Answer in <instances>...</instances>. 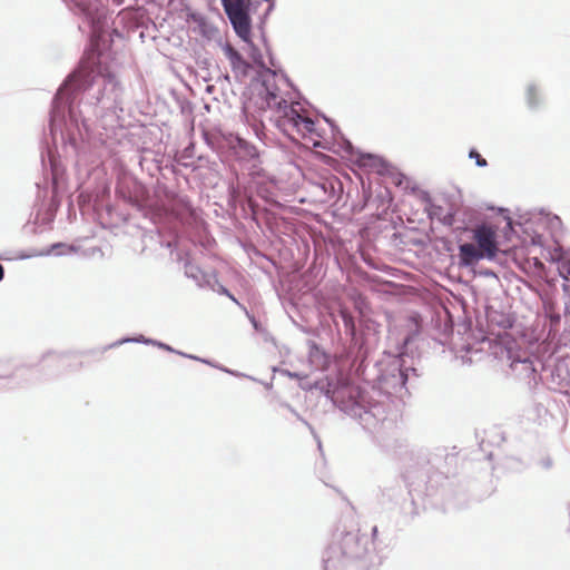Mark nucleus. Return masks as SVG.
Instances as JSON below:
<instances>
[{"mask_svg":"<svg viewBox=\"0 0 570 570\" xmlns=\"http://www.w3.org/2000/svg\"><path fill=\"white\" fill-rule=\"evenodd\" d=\"M263 86L268 107L276 108L283 114L284 126L291 127L302 135L314 131L315 122L312 118L303 116L293 105H288L287 100L278 96L277 89L271 87L267 81H263Z\"/></svg>","mask_w":570,"mask_h":570,"instance_id":"obj_6","label":"nucleus"},{"mask_svg":"<svg viewBox=\"0 0 570 570\" xmlns=\"http://www.w3.org/2000/svg\"><path fill=\"white\" fill-rule=\"evenodd\" d=\"M76 252V248L71 245H67L65 243H55L49 246L47 249L39 253L41 256H66Z\"/></svg>","mask_w":570,"mask_h":570,"instance_id":"obj_17","label":"nucleus"},{"mask_svg":"<svg viewBox=\"0 0 570 570\" xmlns=\"http://www.w3.org/2000/svg\"><path fill=\"white\" fill-rule=\"evenodd\" d=\"M166 247H168V248L171 247V242H167Z\"/></svg>","mask_w":570,"mask_h":570,"instance_id":"obj_42","label":"nucleus"},{"mask_svg":"<svg viewBox=\"0 0 570 570\" xmlns=\"http://www.w3.org/2000/svg\"><path fill=\"white\" fill-rule=\"evenodd\" d=\"M3 276H4V268H3V266L0 264V282L3 279Z\"/></svg>","mask_w":570,"mask_h":570,"instance_id":"obj_38","label":"nucleus"},{"mask_svg":"<svg viewBox=\"0 0 570 570\" xmlns=\"http://www.w3.org/2000/svg\"><path fill=\"white\" fill-rule=\"evenodd\" d=\"M286 407L298 419L301 420L306 426H308L309 430H312V426L304 420L299 416V414L289 405V404H286Z\"/></svg>","mask_w":570,"mask_h":570,"instance_id":"obj_30","label":"nucleus"},{"mask_svg":"<svg viewBox=\"0 0 570 570\" xmlns=\"http://www.w3.org/2000/svg\"><path fill=\"white\" fill-rule=\"evenodd\" d=\"M57 207H58V205H55L53 202L50 204L49 208L46 210L43 218H42V220L46 224H49L53 220V218L56 216Z\"/></svg>","mask_w":570,"mask_h":570,"instance_id":"obj_28","label":"nucleus"},{"mask_svg":"<svg viewBox=\"0 0 570 570\" xmlns=\"http://www.w3.org/2000/svg\"><path fill=\"white\" fill-rule=\"evenodd\" d=\"M187 22L190 24L194 32H197L206 39H212L217 31L207 18L199 12H189L187 14Z\"/></svg>","mask_w":570,"mask_h":570,"instance_id":"obj_13","label":"nucleus"},{"mask_svg":"<svg viewBox=\"0 0 570 570\" xmlns=\"http://www.w3.org/2000/svg\"><path fill=\"white\" fill-rule=\"evenodd\" d=\"M230 67L233 72L240 77H246L252 69L250 63H248L243 57L233 62Z\"/></svg>","mask_w":570,"mask_h":570,"instance_id":"obj_21","label":"nucleus"},{"mask_svg":"<svg viewBox=\"0 0 570 570\" xmlns=\"http://www.w3.org/2000/svg\"><path fill=\"white\" fill-rule=\"evenodd\" d=\"M157 343H159V342H158V341H155V340H153V338H148V337H147L146 345H155V346H157Z\"/></svg>","mask_w":570,"mask_h":570,"instance_id":"obj_37","label":"nucleus"},{"mask_svg":"<svg viewBox=\"0 0 570 570\" xmlns=\"http://www.w3.org/2000/svg\"><path fill=\"white\" fill-rule=\"evenodd\" d=\"M155 197L150 203V209L159 207L163 212L156 213L155 217H147L153 224L158 225L170 220L186 223L194 218V208L186 196L177 195L164 186L157 188Z\"/></svg>","mask_w":570,"mask_h":570,"instance_id":"obj_4","label":"nucleus"},{"mask_svg":"<svg viewBox=\"0 0 570 570\" xmlns=\"http://www.w3.org/2000/svg\"><path fill=\"white\" fill-rule=\"evenodd\" d=\"M146 342H147V337H145L144 335H139L137 337H125V338H121V340L115 342L114 344H111L110 347L118 346V345H121L124 343H141V344H146Z\"/></svg>","mask_w":570,"mask_h":570,"instance_id":"obj_25","label":"nucleus"},{"mask_svg":"<svg viewBox=\"0 0 570 570\" xmlns=\"http://www.w3.org/2000/svg\"><path fill=\"white\" fill-rule=\"evenodd\" d=\"M122 110V88L115 76L98 79L92 69L81 67L65 79L52 99L49 119L52 144L57 149L61 146L65 156L79 157L90 136L91 116L107 130L119 126Z\"/></svg>","mask_w":570,"mask_h":570,"instance_id":"obj_1","label":"nucleus"},{"mask_svg":"<svg viewBox=\"0 0 570 570\" xmlns=\"http://www.w3.org/2000/svg\"><path fill=\"white\" fill-rule=\"evenodd\" d=\"M51 171H52L53 187L58 191L65 183V178H63L65 169L62 168V166L60 164H58V163L56 164L55 160H51Z\"/></svg>","mask_w":570,"mask_h":570,"instance_id":"obj_19","label":"nucleus"},{"mask_svg":"<svg viewBox=\"0 0 570 570\" xmlns=\"http://www.w3.org/2000/svg\"><path fill=\"white\" fill-rule=\"evenodd\" d=\"M412 338V335L407 334L396 354L384 352L371 368H367L365 362L360 366V361L352 365L358 375L372 383L371 390L328 380L315 383L316 389L377 442L384 441L387 431L393 429V421L387 417L386 400L391 396L403 399L409 394L407 373H415L406 355V347Z\"/></svg>","mask_w":570,"mask_h":570,"instance_id":"obj_2","label":"nucleus"},{"mask_svg":"<svg viewBox=\"0 0 570 570\" xmlns=\"http://www.w3.org/2000/svg\"><path fill=\"white\" fill-rule=\"evenodd\" d=\"M111 1L116 6H120L124 2V0H111Z\"/></svg>","mask_w":570,"mask_h":570,"instance_id":"obj_39","label":"nucleus"},{"mask_svg":"<svg viewBox=\"0 0 570 570\" xmlns=\"http://www.w3.org/2000/svg\"><path fill=\"white\" fill-rule=\"evenodd\" d=\"M511 326H512V324L509 321H507V324H503V327H511Z\"/></svg>","mask_w":570,"mask_h":570,"instance_id":"obj_41","label":"nucleus"},{"mask_svg":"<svg viewBox=\"0 0 570 570\" xmlns=\"http://www.w3.org/2000/svg\"><path fill=\"white\" fill-rule=\"evenodd\" d=\"M222 370H223V371H225V372H227V373H229V374H234V375H236V373H235V372H233V371H230V370H228V368H223V367H222Z\"/></svg>","mask_w":570,"mask_h":570,"instance_id":"obj_40","label":"nucleus"},{"mask_svg":"<svg viewBox=\"0 0 570 570\" xmlns=\"http://www.w3.org/2000/svg\"><path fill=\"white\" fill-rule=\"evenodd\" d=\"M473 240L488 259H493L499 249L494 229L487 224H480L473 229Z\"/></svg>","mask_w":570,"mask_h":570,"instance_id":"obj_10","label":"nucleus"},{"mask_svg":"<svg viewBox=\"0 0 570 570\" xmlns=\"http://www.w3.org/2000/svg\"><path fill=\"white\" fill-rule=\"evenodd\" d=\"M376 534H377V527H376V525H374V527L372 528V538L370 537V539H371L373 542H374V538L376 537Z\"/></svg>","mask_w":570,"mask_h":570,"instance_id":"obj_36","label":"nucleus"},{"mask_svg":"<svg viewBox=\"0 0 570 570\" xmlns=\"http://www.w3.org/2000/svg\"><path fill=\"white\" fill-rule=\"evenodd\" d=\"M157 347H159L161 350H165V351H168V352L177 353V351H175L171 346H169V345H167V344H165L163 342L157 343ZM178 354L181 355V356L189 357L191 360L200 361L203 363L212 365V363L209 361H207V360H203V358H199L197 356L189 355V354H186V353H183V352H178Z\"/></svg>","mask_w":570,"mask_h":570,"instance_id":"obj_23","label":"nucleus"},{"mask_svg":"<svg viewBox=\"0 0 570 570\" xmlns=\"http://www.w3.org/2000/svg\"><path fill=\"white\" fill-rule=\"evenodd\" d=\"M469 158L474 159L478 167L488 166V161L474 148L469 151Z\"/></svg>","mask_w":570,"mask_h":570,"instance_id":"obj_26","label":"nucleus"},{"mask_svg":"<svg viewBox=\"0 0 570 570\" xmlns=\"http://www.w3.org/2000/svg\"><path fill=\"white\" fill-rule=\"evenodd\" d=\"M559 276L564 279L566 282L570 278V261L563 262L559 268Z\"/></svg>","mask_w":570,"mask_h":570,"instance_id":"obj_27","label":"nucleus"},{"mask_svg":"<svg viewBox=\"0 0 570 570\" xmlns=\"http://www.w3.org/2000/svg\"><path fill=\"white\" fill-rule=\"evenodd\" d=\"M244 312L246 313V315H247V316H248V318L250 320V322H252L253 326H254L255 328H257V322H256L255 317H254L253 315H250V314L248 313V311H247V309H246V311H244Z\"/></svg>","mask_w":570,"mask_h":570,"instance_id":"obj_32","label":"nucleus"},{"mask_svg":"<svg viewBox=\"0 0 570 570\" xmlns=\"http://www.w3.org/2000/svg\"><path fill=\"white\" fill-rule=\"evenodd\" d=\"M324 570H345L354 566L357 570H371L381 564L373 541L358 530L337 529L323 553Z\"/></svg>","mask_w":570,"mask_h":570,"instance_id":"obj_3","label":"nucleus"},{"mask_svg":"<svg viewBox=\"0 0 570 570\" xmlns=\"http://www.w3.org/2000/svg\"><path fill=\"white\" fill-rule=\"evenodd\" d=\"M32 255H23V256H20L21 258H29L31 257Z\"/></svg>","mask_w":570,"mask_h":570,"instance_id":"obj_43","label":"nucleus"},{"mask_svg":"<svg viewBox=\"0 0 570 570\" xmlns=\"http://www.w3.org/2000/svg\"><path fill=\"white\" fill-rule=\"evenodd\" d=\"M284 374H286L289 377H295V379H299L301 377V374L295 373V372H291V371H287V370L284 371Z\"/></svg>","mask_w":570,"mask_h":570,"instance_id":"obj_33","label":"nucleus"},{"mask_svg":"<svg viewBox=\"0 0 570 570\" xmlns=\"http://www.w3.org/2000/svg\"><path fill=\"white\" fill-rule=\"evenodd\" d=\"M563 289L567 292L568 291V286L566 284H563Z\"/></svg>","mask_w":570,"mask_h":570,"instance_id":"obj_44","label":"nucleus"},{"mask_svg":"<svg viewBox=\"0 0 570 570\" xmlns=\"http://www.w3.org/2000/svg\"><path fill=\"white\" fill-rule=\"evenodd\" d=\"M50 357H55V358L59 360V358L61 357V355H60V354L52 353V352H48V353L43 356V358H45V360H46V358H50Z\"/></svg>","mask_w":570,"mask_h":570,"instance_id":"obj_31","label":"nucleus"},{"mask_svg":"<svg viewBox=\"0 0 570 570\" xmlns=\"http://www.w3.org/2000/svg\"><path fill=\"white\" fill-rule=\"evenodd\" d=\"M525 101L530 109L537 110L542 105V96L535 83H529L525 88Z\"/></svg>","mask_w":570,"mask_h":570,"instance_id":"obj_16","label":"nucleus"},{"mask_svg":"<svg viewBox=\"0 0 570 570\" xmlns=\"http://www.w3.org/2000/svg\"><path fill=\"white\" fill-rule=\"evenodd\" d=\"M487 258L484 253L472 243L459 245V263L461 266H473L479 261Z\"/></svg>","mask_w":570,"mask_h":570,"instance_id":"obj_14","label":"nucleus"},{"mask_svg":"<svg viewBox=\"0 0 570 570\" xmlns=\"http://www.w3.org/2000/svg\"><path fill=\"white\" fill-rule=\"evenodd\" d=\"M344 148L350 155H355V163L360 167L376 170L379 174H384L386 171L387 164L383 158L373 154H366L361 151L355 153L352 142L346 139H344Z\"/></svg>","mask_w":570,"mask_h":570,"instance_id":"obj_12","label":"nucleus"},{"mask_svg":"<svg viewBox=\"0 0 570 570\" xmlns=\"http://www.w3.org/2000/svg\"><path fill=\"white\" fill-rule=\"evenodd\" d=\"M517 362L524 364L527 368H531V362L528 358H524L522 361L518 360Z\"/></svg>","mask_w":570,"mask_h":570,"instance_id":"obj_34","label":"nucleus"},{"mask_svg":"<svg viewBox=\"0 0 570 570\" xmlns=\"http://www.w3.org/2000/svg\"><path fill=\"white\" fill-rule=\"evenodd\" d=\"M116 195L124 202L130 204L137 212H139L145 218L155 217V213H161L163 209L155 207L150 209L151 198L147 188L131 177H124V180L116 187Z\"/></svg>","mask_w":570,"mask_h":570,"instance_id":"obj_7","label":"nucleus"},{"mask_svg":"<svg viewBox=\"0 0 570 570\" xmlns=\"http://www.w3.org/2000/svg\"><path fill=\"white\" fill-rule=\"evenodd\" d=\"M67 7L85 19L90 28L91 40L102 41L108 28L107 12L100 0H63Z\"/></svg>","mask_w":570,"mask_h":570,"instance_id":"obj_5","label":"nucleus"},{"mask_svg":"<svg viewBox=\"0 0 570 570\" xmlns=\"http://www.w3.org/2000/svg\"><path fill=\"white\" fill-rule=\"evenodd\" d=\"M213 291L217 292L220 295L227 296L230 301H233L235 304H237L243 311H246V307L242 305L237 298L229 292L228 288H226L224 285L219 284L217 279H214V284L210 283L209 285Z\"/></svg>","mask_w":570,"mask_h":570,"instance_id":"obj_20","label":"nucleus"},{"mask_svg":"<svg viewBox=\"0 0 570 570\" xmlns=\"http://www.w3.org/2000/svg\"><path fill=\"white\" fill-rule=\"evenodd\" d=\"M224 11L235 33L246 43H249L252 33V18L249 14L250 0H220Z\"/></svg>","mask_w":570,"mask_h":570,"instance_id":"obj_8","label":"nucleus"},{"mask_svg":"<svg viewBox=\"0 0 570 570\" xmlns=\"http://www.w3.org/2000/svg\"><path fill=\"white\" fill-rule=\"evenodd\" d=\"M9 377V373L2 370V364L0 363V379Z\"/></svg>","mask_w":570,"mask_h":570,"instance_id":"obj_35","label":"nucleus"},{"mask_svg":"<svg viewBox=\"0 0 570 570\" xmlns=\"http://www.w3.org/2000/svg\"><path fill=\"white\" fill-rule=\"evenodd\" d=\"M341 318L343 321L345 332L351 335L352 338V365H355V363L360 361V366H362V364L366 362L368 348L365 346V343L356 335V327L353 315L346 311H341Z\"/></svg>","mask_w":570,"mask_h":570,"instance_id":"obj_9","label":"nucleus"},{"mask_svg":"<svg viewBox=\"0 0 570 570\" xmlns=\"http://www.w3.org/2000/svg\"><path fill=\"white\" fill-rule=\"evenodd\" d=\"M538 464L543 470H550L553 466V461L550 456H544L539 460Z\"/></svg>","mask_w":570,"mask_h":570,"instance_id":"obj_29","label":"nucleus"},{"mask_svg":"<svg viewBox=\"0 0 570 570\" xmlns=\"http://www.w3.org/2000/svg\"><path fill=\"white\" fill-rule=\"evenodd\" d=\"M239 146L248 158L254 159L258 157V150L254 145L248 144L245 140H240Z\"/></svg>","mask_w":570,"mask_h":570,"instance_id":"obj_24","label":"nucleus"},{"mask_svg":"<svg viewBox=\"0 0 570 570\" xmlns=\"http://www.w3.org/2000/svg\"><path fill=\"white\" fill-rule=\"evenodd\" d=\"M250 46V52H249V56L253 60V62L259 67L264 72L266 73H271L272 76L275 75L274 71H272L271 69H268L266 66H265V62H264V58H263V55L261 52V50L258 48H256L253 42L249 40V43Z\"/></svg>","mask_w":570,"mask_h":570,"instance_id":"obj_18","label":"nucleus"},{"mask_svg":"<svg viewBox=\"0 0 570 570\" xmlns=\"http://www.w3.org/2000/svg\"><path fill=\"white\" fill-rule=\"evenodd\" d=\"M184 272L186 277L196 282L199 287L208 286L212 282V275L204 273L197 265L188 259L184 263Z\"/></svg>","mask_w":570,"mask_h":570,"instance_id":"obj_15","label":"nucleus"},{"mask_svg":"<svg viewBox=\"0 0 570 570\" xmlns=\"http://www.w3.org/2000/svg\"><path fill=\"white\" fill-rule=\"evenodd\" d=\"M403 495V490L399 481L386 482L380 487L377 503L382 510L395 509Z\"/></svg>","mask_w":570,"mask_h":570,"instance_id":"obj_11","label":"nucleus"},{"mask_svg":"<svg viewBox=\"0 0 570 570\" xmlns=\"http://www.w3.org/2000/svg\"><path fill=\"white\" fill-rule=\"evenodd\" d=\"M223 51L225 53V56L227 57V59L229 60L230 65L235 61H237L238 59H240L243 56L229 43H226L224 47H223Z\"/></svg>","mask_w":570,"mask_h":570,"instance_id":"obj_22","label":"nucleus"}]
</instances>
